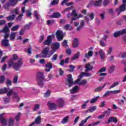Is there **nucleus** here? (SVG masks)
I'll list each match as a JSON object with an SVG mask.
<instances>
[{"label":"nucleus","instance_id":"1","mask_svg":"<svg viewBox=\"0 0 126 126\" xmlns=\"http://www.w3.org/2000/svg\"><path fill=\"white\" fill-rule=\"evenodd\" d=\"M61 44L60 43L55 42L52 44V46L51 47L52 50L50 51L51 48L49 47H45L42 51V58H50L52 57V55L53 54H55V52H56L57 50H59Z\"/></svg>","mask_w":126,"mask_h":126},{"label":"nucleus","instance_id":"2","mask_svg":"<svg viewBox=\"0 0 126 126\" xmlns=\"http://www.w3.org/2000/svg\"><path fill=\"white\" fill-rule=\"evenodd\" d=\"M67 82H68L67 85L69 87H71L73 84H78L79 85H85L87 83V80L86 79L82 80L80 82V79H77L76 81L73 82V79L72 78V75L69 74L68 75L67 79Z\"/></svg>","mask_w":126,"mask_h":126},{"label":"nucleus","instance_id":"3","mask_svg":"<svg viewBox=\"0 0 126 126\" xmlns=\"http://www.w3.org/2000/svg\"><path fill=\"white\" fill-rule=\"evenodd\" d=\"M8 63L9 66H13L14 69L17 71L19 70V68L22 66L23 63L22 62V59H19L17 63H14L12 60H11L8 62Z\"/></svg>","mask_w":126,"mask_h":126},{"label":"nucleus","instance_id":"4","mask_svg":"<svg viewBox=\"0 0 126 126\" xmlns=\"http://www.w3.org/2000/svg\"><path fill=\"white\" fill-rule=\"evenodd\" d=\"M36 81L37 84L40 87H43L44 82L46 81L45 77H44V73L42 72H38L36 76Z\"/></svg>","mask_w":126,"mask_h":126},{"label":"nucleus","instance_id":"5","mask_svg":"<svg viewBox=\"0 0 126 126\" xmlns=\"http://www.w3.org/2000/svg\"><path fill=\"white\" fill-rule=\"evenodd\" d=\"M1 32L5 34L4 35V39H7L9 37V28H8V26L7 25H5V27L1 31Z\"/></svg>","mask_w":126,"mask_h":126},{"label":"nucleus","instance_id":"6","mask_svg":"<svg viewBox=\"0 0 126 126\" xmlns=\"http://www.w3.org/2000/svg\"><path fill=\"white\" fill-rule=\"evenodd\" d=\"M17 3V0H10V2L6 3L4 6V8L5 9H8L10 6H13V5H16Z\"/></svg>","mask_w":126,"mask_h":126},{"label":"nucleus","instance_id":"7","mask_svg":"<svg viewBox=\"0 0 126 126\" xmlns=\"http://www.w3.org/2000/svg\"><path fill=\"white\" fill-rule=\"evenodd\" d=\"M126 4H123L120 6L119 8H117L115 10V12L117 13V15H120L121 13L124 12V11H126Z\"/></svg>","mask_w":126,"mask_h":126},{"label":"nucleus","instance_id":"8","mask_svg":"<svg viewBox=\"0 0 126 126\" xmlns=\"http://www.w3.org/2000/svg\"><path fill=\"white\" fill-rule=\"evenodd\" d=\"M55 34L58 41H63V31H57Z\"/></svg>","mask_w":126,"mask_h":126},{"label":"nucleus","instance_id":"9","mask_svg":"<svg viewBox=\"0 0 126 126\" xmlns=\"http://www.w3.org/2000/svg\"><path fill=\"white\" fill-rule=\"evenodd\" d=\"M125 34H126V28L122 30V31L116 32L114 34V37H115V38H117V37L121 36V35Z\"/></svg>","mask_w":126,"mask_h":126},{"label":"nucleus","instance_id":"10","mask_svg":"<svg viewBox=\"0 0 126 126\" xmlns=\"http://www.w3.org/2000/svg\"><path fill=\"white\" fill-rule=\"evenodd\" d=\"M52 41H53V37L52 35H50L47 36V40H45L43 44L44 46H50L52 44Z\"/></svg>","mask_w":126,"mask_h":126},{"label":"nucleus","instance_id":"11","mask_svg":"<svg viewBox=\"0 0 126 126\" xmlns=\"http://www.w3.org/2000/svg\"><path fill=\"white\" fill-rule=\"evenodd\" d=\"M88 16H89L90 18L87 17H85V20L86 21L87 23L90 21V20H93L94 19V13H88Z\"/></svg>","mask_w":126,"mask_h":126},{"label":"nucleus","instance_id":"12","mask_svg":"<svg viewBox=\"0 0 126 126\" xmlns=\"http://www.w3.org/2000/svg\"><path fill=\"white\" fill-rule=\"evenodd\" d=\"M57 105L60 108L63 107L64 106V100L62 98H59L57 101Z\"/></svg>","mask_w":126,"mask_h":126},{"label":"nucleus","instance_id":"13","mask_svg":"<svg viewBox=\"0 0 126 126\" xmlns=\"http://www.w3.org/2000/svg\"><path fill=\"white\" fill-rule=\"evenodd\" d=\"M91 4H94V6L98 7L101 6L102 4V0H98L97 1H91L90 2Z\"/></svg>","mask_w":126,"mask_h":126},{"label":"nucleus","instance_id":"14","mask_svg":"<svg viewBox=\"0 0 126 126\" xmlns=\"http://www.w3.org/2000/svg\"><path fill=\"white\" fill-rule=\"evenodd\" d=\"M85 68L86 69V72H88V71H91V70H93L94 67L93 66V65H91L90 63H87L86 64Z\"/></svg>","mask_w":126,"mask_h":126},{"label":"nucleus","instance_id":"15","mask_svg":"<svg viewBox=\"0 0 126 126\" xmlns=\"http://www.w3.org/2000/svg\"><path fill=\"white\" fill-rule=\"evenodd\" d=\"M47 105L48 106L50 110H54L57 109V104L54 103H52L51 102H49L47 103Z\"/></svg>","mask_w":126,"mask_h":126},{"label":"nucleus","instance_id":"16","mask_svg":"<svg viewBox=\"0 0 126 126\" xmlns=\"http://www.w3.org/2000/svg\"><path fill=\"white\" fill-rule=\"evenodd\" d=\"M10 14H13L14 15H17L19 14V8L16 7L11 10L10 12Z\"/></svg>","mask_w":126,"mask_h":126},{"label":"nucleus","instance_id":"17","mask_svg":"<svg viewBox=\"0 0 126 126\" xmlns=\"http://www.w3.org/2000/svg\"><path fill=\"white\" fill-rule=\"evenodd\" d=\"M45 70L47 72H49V71H50L51 69L53 68V64H52V63H48L47 64L45 65Z\"/></svg>","mask_w":126,"mask_h":126},{"label":"nucleus","instance_id":"18","mask_svg":"<svg viewBox=\"0 0 126 126\" xmlns=\"http://www.w3.org/2000/svg\"><path fill=\"white\" fill-rule=\"evenodd\" d=\"M35 124H36V125H39V124H41V117L40 116H37L35 120V123L33 122L29 126H34V125H35Z\"/></svg>","mask_w":126,"mask_h":126},{"label":"nucleus","instance_id":"19","mask_svg":"<svg viewBox=\"0 0 126 126\" xmlns=\"http://www.w3.org/2000/svg\"><path fill=\"white\" fill-rule=\"evenodd\" d=\"M68 121H69V116H66L62 119L61 121V124L63 125L67 124V123H68Z\"/></svg>","mask_w":126,"mask_h":126},{"label":"nucleus","instance_id":"20","mask_svg":"<svg viewBox=\"0 0 126 126\" xmlns=\"http://www.w3.org/2000/svg\"><path fill=\"white\" fill-rule=\"evenodd\" d=\"M33 16H34L37 21H39V20H40L41 19V16L36 10L34 11Z\"/></svg>","mask_w":126,"mask_h":126},{"label":"nucleus","instance_id":"21","mask_svg":"<svg viewBox=\"0 0 126 126\" xmlns=\"http://www.w3.org/2000/svg\"><path fill=\"white\" fill-rule=\"evenodd\" d=\"M99 57H100V59L102 61H103V60H104L106 58L105 53L104 52V51H103V50L101 49L100 50H99Z\"/></svg>","mask_w":126,"mask_h":126},{"label":"nucleus","instance_id":"22","mask_svg":"<svg viewBox=\"0 0 126 126\" xmlns=\"http://www.w3.org/2000/svg\"><path fill=\"white\" fill-rule=\"evenodd\" d=\"M79 89V88H78V87L77 86H75L73 89H72L71 90H70V92L71 94H74L76 93V92H77V91H78Z\"/></svg>","mask_w":126,"mask_h":126},{"label":"nucleus","instance_id":"23","mask_svg":"<svg viewBox=\"0 0 126 126\" xmlns=\"http://www.w3.org/2000/svg\"><path fill=\"white\" fill-rule=\"evenodd\" d=\"M14 125V119L12 118H10L8 119L7 126H13Z\"/></svg>","mask_w":126,"mask_h":126},{"label":"nucleus","instance_id":"24","mask_svg":"<svg viewBox=\"0 0 126 126\" xmlns=\"http://www.w3.org/2000/svg\"><path fill=\"white\" fill-rule=\"evenodd\" d=\"M112 122L117 124V123H118V119H117V118L110 117L108 120V124H110V123H112Z\"/></svg>","mask_w":126,"mask_h":126},{"label":"nucleus","instance_id":"25","mask_svg":"<svg viewBox=\"0 0 126 126\" xmlns=\"http://www.w3.org/2000/svg\"><path fill=\"white\" fill-rule=\"evenodd\" d=\"M1 43L3 47H7L9 45V41L7 39L2 40Z\"/></svg>","mask_w":126,"mask_h":126},{"label":"nucleus","instance_id":"26","mask_svg":"<svg viewBox=\"0 0 126 126\" xmlns=\"http://www.w3.org/2000/svg\"><path fill=\"white\" fill-rule=\"evenodd\" d=\"M85 25L84 20H82L80 23V25L77 28V31H80L83 28V26Z\"/></svg>","mask_w":126,"mask_h":126},{"label":"nucleus","instance_id":"27","mask_svg":"<svg viewBox=\"0 0 126 126\" xmlns=\"http://www.w3.org/2000/svg\"><path fill=\"white\" fill-rule=\"evenodd\" d=\"M8 92V88H3L0 89V95L1 94H6Z\"/></svg>","mask_w":126,"mask_h":126},{"label":"nucleus","instance_id":"28","mask_svg":"<svg viewBox=\"0 0 126 126\" xmlns=\"http://www.w3.org/2000/svg\"><path fill=\"white\" fill-rule=\"evenodd\" d=\"M92 56H93V51L91 50L88 52V54L86 53L85 55V58L86 59H89V58H91Z\"/></svg>","mask_w":126,"mask_h":126},{"label":"nucleus","instance_id":"29","mask_svg":"<svg viewBox=\"0 0 126 126\" xmlns=\"http://www.w3.org/2000/svg\"><path fill=\"white\" fill-rule=\"evenodd\" d=\"M62 16V14L58 12H55L53 13L52 15L51 16V17L53 18H59V17H61Z\"/></svg>","mask_w":126,"mask_h":126},{"label":"nucleus","instance_id":"30","mask_svg":"<svg viewBox=\"0 0 126 126\" xmlns=\"http://www.w3.org/2000/svg\"><path fill=\"white\" fill-rule=\"evenodd\" d=\"M72 45L73 48H77L78 47V40L77 38H75L73 41Z\"/></svg>","mask_w":126,"mask_h":126},{"label":"nucleus","instance_id":"31","mask_svg":"<svg viewBox=\"0 0 126 126\" xmlns=\"http://www.w3.org/2000/svg\"><path fill=\"white\" fill-rule=\"evenodd\" d=\"M16 16L15 15L12 14V15H10L6 17L7 20L8 21H12L13 20H14L15 19Z\"/></svg>","mask_w":126,"mask_h":126},{"label":"nucleus","instance_id":"32","mask_svg":"<svg viewBox=\"0 0 126 126\" xmlns=\"http://www.w3.org/2000/svg\"><path fill=\"white\" fill-rule=\"evenodd\" d=\"M90 118H91V116H89V117L86 118L85 120H82L81 122V123L79 124V126H83V125H84V124H85V123H86L87 121L90 119Z\"/></svg>","mask_w":126,"mask_h":126},{"label":"nucleus","instance_id":"33","mask_svg":"<svg viewBox=\"0 0 126 126\" xmlns=\"http://www.w3.org/2000/svg\"><path fill=\"white\" fill-rule=\"evenodd\" d=\"M13 97L16 98V99H18V102H19V100H20V97H19V96H18V93L15 92H13Z\"/></svg>","mask_w":126,"mask_h":126},{"label":"nucleus","instance_id":"34","mask_svg":"<svg viewBox=\"0 0 126 126\" xmlns=\"http://www.w3.org/2000/svg\"><path fill=\"white\" fill-rule=\"evenodd\" d=\"M96 109H97V106H94L90 108V109H89L88 111H89L90 113H93V112H95V111H96Z\"/></svg>","mask_w":126,"mask_h":126},{"label":"nucleus","instance_id":"35","mask_svg":"<svg viewBox=\"0 0 126 126\" xmlns=\"http://www.w3.org/2000/svg\"><path fill=\"white\" fill-rule=\"evenodd\" d=\"M120 84V82H115L109 88V89H112V88H114L116 86H118Z\"/></svg>","mask_w":126,"mask_h":126},{"label":"nucleus","instance_id":"36","mask_svg":"<svg viewBox=\"0 0 126 126\" xmlns=\"http://www.w3.org/2000/svg\"><path fill=\"white\" fill-rule=\"evenodd\" d=\"M16 35V33L15 32H11L10 34V40H14L15 39V36Z\"/></svg>","mask_w":126,"mask_h":126},{"label":"nucleus","instance_id":"37","mask_svg":"<svg viewBox=\"0 0 126 126\" xmlns=\"http://www.w3.org/2000/svg\"><path fill=\"white\" fill-rule=\"evenodd\" d=\"M79 56H80V52H78L76 54L74 55V56L72 58L71 60L72 61H74V60H76V59H78L79 57Z\"/></svg>","mask_w":126,"mask_h":126},{"label":"nucleus","instance_id":"38","mask_svg":"<svg viewBox=\"0 0 126 126\" xmlns=\"http://www.w3.org/2000/svg\"><path fill=\"white\" fill-rule=\"evenodd\" d=\"M8 91H9V92L7 93V97H9V96H11V95H12V94H13V92H14L13 90L9 89V88H8Z\"/></svg>","mask_w":126,"mask_h":126},{"label":"nucleus","instance_id":"39","mask_svg":"<svg viewBox=\"0 0 126 126\" xmlns=\"http://www.w3.org/2000/svg\"><path fill=\"white\" fill-rule=\"evenodd\" d=\"M99 98V96H96L94 98H92L91 100H90V103L91 104H94V103H96V101H97V100H98V98Z\"/></svg>","mask_w":126,"mask_h":126},{"label":"nucleus","instance_id":"40","mask_svg":"<svg viewBox=\"0 0 126 126\" xmlns=\"http://www.w3.org/2000/svg\"><path fill=\"white\" fill-rule=\"evenodd\" d=\"M82 74L84 76H86V77H90V76H92V74L91 73L87 72H82Z\"/></svg>","mask_w":126,"mask_h":126},{"label":"nucleus","instance_id":"41","mask_svg":"<svg viewBox=\"0 0 126 126\" xmlns=\"http://www.w3.org/2000/svg\"><path fill=\"white\" fill-rule=\"evenodd\" d=\"M19 29V25L13 26L11 28L12 31H16Z\"/></svg>","mask_w":126,"mask_h":126},{"label":"nucleus","instance_id":"42","mask_svg":"<svg viewBox=\"0 0 126 126\" xmlns=\"http://www.w3.org/2000/svg\"><path fill=\"white\" fill-rule=\"evenodd\" d=\"M12 82L11 81V80H10V79H9V78L6 79V81H5V83H6V85H7V86H11Z\"/></svg>","mask_w":126,"mask_h":126},{"label":"nucleus","instance_id":"43","mask_svg":"<svg viewBox=\"0 0 126 126\" xmlns=\"http://www.w3.org/2000/svg\"><path fill=\"white\" fill-rule=\"evenodd\" d=\"M5 80V77H4V76H0V84H2L4 82Z\"/></svg>","mask_w":126,"mask_h":126},{"label":"nucleus","instance_id":"44","mask_svg":"<svg viewBox=\"0 0 126 126\" xmlns=\"http://www.w3.org/2000/svg\"><path fill=\"white\" fill-rule=\"evenodd\" d=\"M65 30H72V27L69 24L66 25L64 27Z\"/></svg>","mask_w":126,"mask_h":126},{"label":"nucleus","instance_id":"45","mask_svg":"<svg viewBox=\"0 0 126 126\" xmlns=\"http://www.w3.org/2000/svg\"><path fill=\"white\" fill-rule=\"evenodd\" d=\"M18 81V76H17V75H16L13 79V82L14 84H16V83H17Z\"/></svg>","mask_w":126,"mask_h":126},{"label":"nucleus","instance_id":"46","mask_svg":"<svg viewBox=\"0 0 126 126\" xmlns=\"http://www.w3.org/2000/svg\"><path fill=\"white\" fill-rule=\"evenodd\" d=\"M111 94H112V91H106V92L103 95V97H106L107 96H109V95H111Z\"/></svg>","mask_w":126,"mask_h":126},{"label":"nucleus","instance_id":"47","mask_svg":"<svg viewBox=\"0 0 126 126\" xmlns=\"http://www.w3.org/2000/svg\"><path fill=\"white\" fill-rule=\"evenodd\" d=\"M69 67L70 68V69L69 70L70 72H73V71H74V69L75 68V66H74V65H70Z\"/></svg>","mask_w":126,"mask_h":126},{"label":"nucleus","instance_id":"48","mask_svg":"<svg viewBox=\"0 0 126 126\" xmlns=\"http://www.w3.org/2000/svg\"><path fill=\"white\" fill-rule=\"evenodd\" d=\"M102 89H103V87H102V86H99L95 89L94 92H100V91H102Z\"/></svg>","mask_w":126,"mask_h":126},{"label":"nucleus","instance_id":"49","mask_svg":"<svg viewBox=\"0 0 126 126\" xmlns=\"http://www.w3.org/2000/svg\"><path fill=\"white\" fill-rule=\"evenodd\" d=\"M115 66L112 65L110 67V69H109V73H112V72H114L115 70Z\"/></svg>","mask_w":126,"mask_h":126},{"label":"nucleus","instance_id":"50","mask_svg":"<svg viewBox=\"0 0 126 126\" xmlns=\"http://www.w3.org/2000/svg\"><path fill=\"white\" fill-rule=\"evenodd\" d=\"M51 94V92L49 90H48L47 92H46L44 94V97L45 98H48L49 96H50V94Z\"/></svg>","mask_w":126,"mask_h":126},{"label":"nucleus","instance_id":"51","mask_svg":"<svg viewBox=\"0 0 126 126\" xmlns=\"http://www.w3.org/2000/svg\"><path fill=\"white\" fill-rule=\"evenodd\" d=\"M118 104L119 105H120V106H123L125 104V100L121 99H118Z\"/></svg>","mask_w":126,"mask_h":126},{"label":"nucleus","instance_id":"52","mask_svg":"<svg viewBox=\"0 0 126 126\" xmlns=\"http://www.w3.org/2000/svg\"><path fill=\"white\" fill-rule=\"evenodd\" d=\"M106 70H107V69L106 68V67H103L101 68V69H100V70L97 72V73H100L101 72H105V71H106Z\"/></svg>","mask_w":126,"mask_h":126},{"label":"nucleus","instance_id":"53","mask_svg":"<svg viewBox=\"0 0 126 126\" xmlns=\"http://www.w3.org/2000/svg\"><path fill=\"white\" fill-rule=\"evenodd\" d=\"M57 59H58V54H55L51 58V61L55 62V61H57Z\"/></svg>","mask_w":126,"mask_h":126},{"label":"nucleus","instance_id":"54","mask_svg":"<svg viewBox=\"0 0 126 126\" xmlns=\"http://www.w3.org/2000/svg\"><path fill=\"white\" fill-rule=\"evenodd\" d=\"M3 99L5 103H8V102L10 101V98H9V96L4 97Z\"/></svg>","mask_w":126,"mask_h":126},{"label":"nucleus","instance_id":"55","mask_svg":"<svg viewBox=\"0 0 126 126\" xmlns=\"http://www.w3.org/2000/svg\"><path fill=\"white\" fill-rule=\"evenodd\" d=\"M63 46L64 47V48H67L68 45H67V40H64L63 42Z\"/></svg>","mask_w":126,"mask_h":126},{"label":"nucleus","instance_id":"56","mask_svg":"<svg viewBox=\"0 0 126 126\" xmlns=\"http://www.w3.org/2000/svg\"><path fill=\"white\" fill-rule=\"evenodd\" d=\"M20 116H21V114L20 113H18V114L15 117V120L16 122H18L19 121V119H20Z\"/></svg>","mask_w":126,"mask_h":126},{"label":"nucleus","instance_id":"57","mask_svg":"<svg viewBox=\"0 0 126 126\" xmlns=\"http://www.w3.org/2000/svg\"><path fill=\"white\" fill-rule=\"evenodd\" d=\"M22 16H23V14H21V15H19L16 18V21H20V20H21V19L22 18Z\"/></svg>","mask_w":126,"mask_h":126},{"label":"nucleus","instance_id":"58","mask_svg":"<svg viewBox=\"0 0 126 126\" xmlns=\"http://www.w3.org/2000/svg\"><path fill=\"white\" fill-rule=\"evenodd\" d=\"M59 3V0H53L51 2L52 5H55L56 4H58Z\"/></svg>","mask_w":126,"mask_h":126},{"label":"nucleus","instance_id":"59","mask_svg":"<svg viewBox=\"0 0 126 126\" xmlns=\"http://www.w3.org/2000/svg\"><path fill=\"white\" fill-rule=\"evenodd\" d=\"M111 91L112 92V94H119V93H121V90L120 89Z\"/></svg>","mask_w":126,"mask_h":126},{"label":"nucleus","instance_id":"60","mask_svg":"<svg viewBox=\"0 0 126 126\" xmlns=\"http://www.w3.org/2000/svg\"><path fill=\"white\" fill-rule=\"evenodd\" d=\"M100 17L102 20H104V19H105V12H103L102 13H100Z\"/></svg>","mask_w":126,"mask_h":126},{"label":"nucleus","instance_id":"61","mask_svg":"<svg viewBox=\"0 0 126 126\" xmlns=\"http://www.w3.org/2000/svg\"><path fill=\"white\" fill-rule=\"evenodd\" d=\"M31 27V23H30L25 26V29H30Z\"/></svg>","mask_w":126,"mask_h":126},{"label":"nucleus","instance_id":"62","mask_svg":"<svg viewBox=\"0 0 126 126\" xmlns=\"http://www.w3.org/2000/svg\"><path fill=\"white\" fill-rule=\"evenodd\" d=\"M44 35H41L39 37V43H42V42L44 41Z\"/></svg>","mask_w":126,"mask_h":126},{"label":"nucleus","instance_id":"63","mask_svg":"<svg viewBox=\"0 0 126 126\" xmlns=\"http://www.w3.org/2000/svg\"><path fill=\"white\" fill-rule=\"evenodd\" d=\"M119 57H121V58H126V52L124 53H120Z\"/></svg>","mask_w":126,"mask_h":126},{"label":"nucleus","instance_id":"64","mask_svg":"<svg viewBox=\"0 0 126 126\" xmlns=\"http://www.w3.org/2000/svg\"><path fill=\"white\" fill-rule=\"evenodd\" d=\"M109 3H110V0H105L103 2V5H105V6L108 5Z\"/></svg>","mask_w":126,"mask_h":126}]
</instances>
